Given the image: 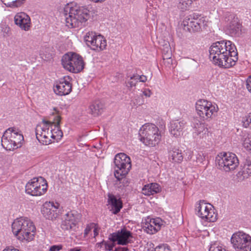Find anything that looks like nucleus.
Segmentation results:
<instances>
[{
	"mask_svg": "<svg viewBox=\"0 0 251 251\" xmlns=\"http://www.w3.org/2000/svg\"><path fill=\"white\" fill-rule=\"evenodd\" d=\"M16 25H19L21 29L27 31L30 26V18L28 15L24 12L17 13L14 17Z\"/></svg>",
	"mask_w": 251,
	"mask_h": 251,
	"instance_id": "6ab92c4d",
	"label": "nucleus"
},
{
	"mask_svg": "<svg viewBox=\"0 0 251 251\" xmlns=\"http://www.w3.org/2000/svg\"><path fill=\"white\" fill-rule=\"evenodd\" d=\"M249 124H251V112L249 114L246 121L244 122L243 125L245 127H247Z\"/></svg>",
	"mask_w": 251,
	"mask_h": 251,
	"instance_id": "c03bdc74",
	"label": "nucleus"
},
{
	"mask_svg": "<svg viewBox=\"0 0 251 251\" xmlns=\"http://www.w3.org/2000/svg\"><path fill=\"white\" fill-rule=\"evenodd\" d=\"M198 115L203 118L208 119L215 116L219 110L217 105L205 100H200L196 103Z\"/></svg>",
	"mask_w": 251,
	"mask_h": 251,
	"instance_id": "f8f14e48",
	"label": "nucleus"
},
{
	"mask_svg": "<svg viewBox=\"0 0 251 251\" xmlns=\"http://www.w3.org/2000/svg\"><path fill=\"white\" fill-rule=\"evenodd\" d=\"M69 251H80V249L77 248L71 249Z\"/></svg>",
	"mask_w": 251,
	"mask_h": 251,
	"instance_id": "4d7b16f0",
	"label": "nucleus"
},
{
	"mask_svg": "<svg viewBox=\"0 0 251 251\" xmlns=\"http://www.w3.org/2000/svg\"><path fill=\"white\" fill-rule=\"evenodd\" d=\"M81 215L77 211L73 210L66 213L63 220L61 227L63 230H70L75 226L79 222Z\"/></svg>",
	"mask_w": 251,
	"mask_h": 251,
	"instance_id": "dca6fc26",
	"label": "nucleus"
},
{
	"mask_svg": "<svg viewBox=\"0 0 251 251\" xmlns=\"http://www.w3.org/2000/svg\"><path fill=\"white\" fill-rule=\"evenodd\" d=\"M206 215V217H204L202 219H205L206 221L214 222L217 220V214L215 213L213 208H209Z\"/></svg>",
	"mask_w": 251,
	"mask_h": 251,
	"instance_id": "c756f323",
	"label": "nucleus"
},
{
	"mask_svg": "<svg viewBox=\"0 0 251 251\" xmlns=\"http://www.w3.org/2000/svg\"><path fill=\"white\" fill-rule=\"evenodd\" d=\"M246 87L248 91L251 93V76H250L246 80Z\"/></svg>",
	"mask_w": 251,
	"mask_h": 251,
	"instance_id": "49530a36",
	"label": "nucleus"
},
{
	"mask_svg": "<svg viewBox=\"0 0 251 251\" xmlns=\"http://www.w3.org/2000/svg\"><path fill=\"white\" fill-rule=\"evenodd\" d=\"M145 231L149 234H152L156 233L159 229L156 228L153 225L150 223H146L144 226Z\"/></svg>",
	"mask_w": 251,
	"mask_h": 251,
	"instance_id": "473e14b6",
	"label": "nucleus"
},
{
	"mask_svg": "<svg viewBox=\"0 0 251 251\" xmlns=\"http://www.w3.org/2000/svg\"><path fill=\"white\" fill-rule=\"evenodd\" d=\"M169 250L170 248L169 247L167 246V247H166V245H165L158 246L154 249V251H168Z\"/></svg>",
	"mask_w": 251,
	"mask_h": 251,
	"instance_id": "58836bf2",
	"label": "nucleus"
},
{
	"mask_svg": "<svg viewBox=\"0 0 251 251\" xmlns=\"http://www.w3.org/2000/svg\"><path fill=\"white\" fill-rule=\"evenodd\" d=\"M201 123L198 120H195L194 122H193V125H194V128L196 131V130L198 129V127H200V126L199 125Z\"/></svg>",
	"mask_w": 251,
	"mask_h": 251,
	"instance_id": "8fccbe9b",
	"label": "nucleus"
},
{
	"mask_svg": "<svg viewBox=\"0 0 251 251\" xmlns=\"http://www.w3.org/2000/svg\"><path fill=\"white\" fill-rule=\"evenodd\" d=\"M226 31L231 36L239 37L242 34V25L234 14H228L225 18Z\"/></svg>",
	"mask_w": 251,
	"mask_h": 251,
	"instance_id": "4468645a",
	"label": "nucleus"
},
{
	"mask_svg": "<svg viewBox=\"0 0 251 251\" xmlns=\"http://www.w3.org/2000/svg\"><path fill=\"white\" fill-rule=\"evenodd\" d=\"M114 163L115 166L114 176L118 179L120 176L126 175L131 168L130 158L124 153L116 154Z\"/></svg>",
	"mask_w": 251,
	"mask_h": 251,
	"instance_id": "1a4fd4ad",
	"label": "nucleus"
},
{
	"mask_svg": "<svg viewBox=\"0 0 251 251\" xmlns=\"http://www.w3.org/2000/svg\"><path fill=\"white\" fill-rule=\"evenodd\" d=\"M67 79H70L69 76L64 77L56 82L54 87V92L56 94L64 96L69 94L72 91V84Z\"/></svg>",
	"mask_w": 251,
	"mask_h": 251,
	"instance_id": "a211bd4d",
	"label": "nucleus"
},
{
	"mask_svg": "<svg viewBox=\"0 0 251 251\" xmlns=\"http://www.w3.org/2000/svg\"><path fill=\"white\" fill-rule=\"evenodd\" d=\"M104 242H106V241L103 240L102 241H101V242H100V243H98L96 244V246L98 248H101L102 247V246L103 245H104Z\"/></svg>",
	"mask_w": 251,
	"mask_h": 251,
	"instance_id": "5fc2aeb1",
	"label": "nucleus"
},
{
	"mask_svg": "<svg viewBox=\"0 0 251 251\" xmlns=\"http://www.w3.org/2000/svg\"><path fill=\"white\" fill-rule=\"evenodd\" d=\"M126 175H124V176H120L119 179L118 178H116L117 180L120 181V183H122L123 186H125L126 185H127V184L128 183V180L126 178Z\"/></svg>",
	"mask_w": 251,
	"mask_h": 251,
	"instance_id": "4c0bfd02",
	"label": "nucleus"
},
{
	"mask_svg": "<svg viewBox=\"0 0 251 251\" xmlns=\"http://www.w3.org/2000/svg\"><path fill=\"white\" fill-rule=\"evenodd\" d=\"M216 163L219 169L229 172L238 166L239 160L234 153L221 152L216 157Z\"/></svg>",
	"mask_w": 251,
	"mask_h": 251,
	"instance_id": "423d86ee",
	"label": "nucleus"
},
{
	"mask_svg": "<svg viewBox=\"0 0 251 251\" xmlns=\"http://www.w3.org/2000/svg\"><path fill=\"white\" fill-rule=\"evenodd\" d=\"M93 225H94V224H92L90 226L88 225L86 226V227L85 228V229L84 230V237H86L89 234V233L90 232V231L91 230V229L92 228L91 226H93Z\"/></svg>",
	"mask_w": 251,
	"mask_h": 251,
	"instance_id": "de8ad7c7",
	"label": "nucleus"
},
{
	"mask_svg": "<svg viewBox=\"0 0 251 251\" xmlns=\"http://www.w3.org/2000/svg\"><path fill=\"white\" fill-rule=\"evenodd\" d=\"M7 130H10L9 136L11 138L14 144L18 148L21 146L22 142L24 141V136L18 129L15 127H10Z\"/></svg>",
	"mask_w": 251,
	"mask_h": 251,
	"instance_id": "b1692460",
	"label": "nucleus"
},
{
	"mask_svg": "<svg viewBox=\"0 0 251 251\" xmlns=\"http://www.w3.org/2000/svg\"><path fill=\"white\" fill-rule=\"evenodd\" d=\"M130 79L139 80L140 82H145L147 80V76L144 75H139L138 74H134L130 76Z\"/></svg>",
	"mask_w": 251,
	"mask_h": 251,
	"instance_id": "f704fd0d",
	"label": "nucleus"
},
{
	"mask_svg": "<svg viewBox=\"0 0 251 251\" xmlns=\"http://www.w3.org/2000/svg\"><path fill=\"white\" fill-rule=\"evenodd\" d=\"M167 61H168V63L169 64H170V63L172 64V62H171V61L170 60H167Z\"/></svg>",
	"mask_w": 251,
	"mask_h": 251,
	"instance_id": "13d9d810",
	"label": "nucleus"
},
{
	"mask_svg": "<svg viewBox=\"0 0 251 251\" xmlns=\"http://www.w3.org/2000/svg\"><path fill=\"white\" fill-rule=\"evenodd\" d=\"M186 155H187V159H191L192 158V153L193 152L191 151H188L187 152H186Z\"/></svg>",
	"mask_w": 251,
	"mask_h": 251,
	"instance_id": "864d4df0",
	"label": "nucleus"
},
{
	"mask_svg": "<svg viewBox=\"0 0 251 251\" xmlns=\"http://www.w3.org/2000/svg\"><path fill=\"white\" fill-rule=\"evenodd\" d=\"M201 15L193 13L186 17L182 25L184 29L190 32H200L206 26V22L204 18H200Z\"/></svg>",
	"mask_w": 251,
	"mask_h": 251,
	"instance_id": "6e6552de",
	"label": "nucleus"
},
{
	"mask_svg": "<svg viewBox=\"0 0 251 251\" xmlns=\"http://www.w3.org/2000/svg\"><path fill=\"white\" fill-rule=\"evenodd\" d=\"M59 204L56 203L54 204L53 202H46L41 209V212L43 216L47 219L50 220H55L60 215L59 209Z\"/></svg>",
	"mask_w": 251,
	"mask_h": 251,
	"instance_id": "f3484780",
	"label": "nucleus"
},
{
	"mask_svg": "<svg viewBox=\"0 0 251 251\" xmlns=\"http://www.w3.org/2000/svg\"><path fill=\"white\" fill-rule=\"evenodd\" d=\"M12 232L19 239L27 241L32 240L35 232V227L28 218H17L12 224Z\"/></svg>",
	"mask_w": 251,
	"mask_h": 251,
	"instance_id": "7ed1b4c3",
	"label": "nucleus"
},
{
	"mask_svg": "<svg viewBox=\"0 0 251 251\" xmlns=\"http://www.w3.org/2000/svg\"><path fill=\"white\" fill-rule=\"evenodd\" d=\"M214 208L213 206L210 204L205 203L204 201H200L199 203H197L196 206V214L201 219L204 217H206V214L209 208Z\"/></svg>",
	"mask_w": 251,
	"mask_h": 251,
	"instance_id": "5701e85b",
	"label": "nucleus"
},
{
	"mask_svg": "<svg viewBox=\"0 0 251 251\" xmlns=\"http://www.w3.org/2000/svg\"><path fill=\"white\" fill-rule=\"evenodd\" d=\"M2 1V0H1Z\"/></svg>",
	"mask_w": 251,
	"mask_h": 251,
	"instance_id": "052dcab7",
	"label": "nucleus"
},
{
	"mask_svg": "<svg viewBox=\"0 0 251 251\" xmlns=\"http://www.w3.org/2000/svg\"><path fill=\"white\" fill-rule=\"evenodd\" d=\"M191 3V0H180L177 6L182 11H184L188 9Z\"/></svg>",
	"mask_w": 251,
	"mask_h": 251,
	"instance_id": "7c9ffc66",
	"label": "nucleus"
},
{
	"mask_svg": "<svg viewBox=\"0 0 251 251\" xmlns=\"http://www.w3.org/2000/svg\"><path fill=\"white\" fill-rule=\"evenodd\" d=\"M10 130H6L1 137V145L6 150L12 151L18 148L9 136Z\"/></svg>",
	"mask_w": 251,
	"mask_h": 251,
	"instance_id": "4be33fe9",
	"label": "nucleus"
},
{
	"mask_svg": "<svg viewBox=\"0 0 251 251\" xmlns=\"http://www.w3.org/2000/svg\"><path fill=\"white\" fill-rule=\"evenodd\" d=\"M63 248L62 245H53L50 248L49 251H59L62 250Z\"/></svg>",
	"mask_w": 251,
	"mask_h": 251,
	"instance_id": "79ce46f5",
	"label": "nucleus"
},
{
	"mask_svg": "<svg viewBox=\"0 0 251 251\" xmlns=\"http://www.w3.org/2000/svg\"><path fill=\"white\" fill-rule=\"evenodd\" d=\"M172 53H163V60H170L171 62L173 61L172 58H171Z\"/></svg>",
	"mask_w": 251,
	"mask_h": 251,
	"instance_id": "09e8293b",
	"label": "nucleus"
},
{
	"mask_svg": "<svg viewBox=\"0 0 251 251\" xmlns=\"http://www.w3.org/2000/svg\"><path fill=\"white\" fill-rule=\"evenodd\" d=\"M61 61L63 67L73 73H79L84 69V62L82 57L75 53H66L63 56Z\"/></svg>",
	"mask_w": 251,
	"mask_h": 251,
	"instance_id": "39448f33",
	"label": "nucleus"
},
{
	"mask_svg": "<svg viewBox=\"0 0 251 251\" xmlns=\"http://www.w3.org/2000/svg\"><path fill=\"white\" fill-rule=\"evenodd\" d=\"M89 12L86 6L74 3L66 4L63 11L66 25L71 27L79 26L87 21Z\"/></svg>",
	"mask_w": 251,
	"mask_h": 251,
	"instance_id": "f03ea898",
	"label": "nucleus"
},
{
	"mask_svg": "<svg viewBox=\"0 0 251 251\" xmlns=\"http://www.w3.org/2000/svg\"><path fill=\"white\" fill-rule=\"evenodd\" d=\"M61 120V117L59 115H56L54 118V124H56L55 125V127L56 128V131L55 129L52 130V132L53 133L54 138H51V139L53 140H60L61 137L63 136V132L61 129H60L59 125Z\"/></svg>",
	"mask_w": 251,
	"mask_h": 251,
	"instance_id": "cd10ccee",
	"label": "nucleus"
},
{
	"mask_svg": "<svg viewBox=\"0 0 251 251\" xmlns=\"http://www.w3.org/2000/svg\"><path fill=\"white\" fill-rule=\"evenodd\" d=\"M205 160V156L203 153H198L196 156V162L198 163H202Z\"/></svg>",
	"mask_w": 251,
	"mask_h": 251,
	"instance_id": "ea45409f",
	"label": "nucleus"
},
{
	"mask_svg": "<svg viewBox=\"0 0 251 251\" xmlns=\"http://www.w3.org/2000/svg\"><path fill=\"white\" fill-rule=\"evenodd\" d=\"M115 242L109 243L108 241L104 242V247L105 250L110 251L113 250V248L115 246Z\"/></svg>",
	"mask_w": 251,
	"mask_h": 251,
	"instance_id": "c9c22d12",
	"label": "nucleus"
},
{
	"mask_svg": "<svg viewBox=\"0 0 251 251\" xmlns=\"http://www.w3.org/2000/svg\"><path fill=\"white\" fill-rule=\"evenodd\" d=\"M186 125V122L178 120L173 121L170 123V132L176 137L180 136L182 134V130Z\"/></svg>",
	"mask_w": 251,
	"mask_h": 251,
	"instance_id": "412c9836",
	"label": "nucleus"
},
{
	"mask_svg": "<svg viewBox=\"0 0 251 251\" xmlns=\"http://www.w3.org/2000/svg\"><path fill=\"white\" fill-rule=\"evenodd\" d=\"M150 223L159 230L162 226H165L166 224V222L159 218L151 219Z\"/></svg>",
	"mask_w": 251,
	"mask_h": 251,
	"instance_id": "2f4dec72",
	"label": "nucleus"
},
{
	"mask_svg": "<svg viewBox=\"0 0 251 251\" xmlns=\"http://www.w3.org/2000/svg\"><path fill=\"white\" fill-rule=\"evenodd\" d=\"M108 202L110 211L114 214H118L123 207L122 201L113 194H108Z\"/></svg>",
	"mask_w": 251,
	"mask_h": 251,
	"instance_id": "aec40b11",
	"label": "nucleus"
},
{
	"mask_svg": "<svg viewBox=\"0 0 251 251\" xmlns=\"http://www.w3.org/2000/svg\"><path fill=\"white\" fill-rule=\"evenodd\" d=\"M54 123L43 119L37 125L35 134L37 139L44 145H49L52 142L51 138H54L52 130H49L50 126Z\"/></svg>",
	"mask_w": 251,
	"mask_h": 251,
	"instance_id": "0eeeda50",
	"label": "nucleus"
},
{
	"mask_svg": "<svg viewBox=\"0 0 251 251\" xmlns=\"http://www.w3.org/2000/svg\"><path fill=\"white\" fill-rule=\"evenodd\" d=\"M94 237H96L98 234H99V231H98V228L96 227H95V228L94 229Z\"/></svg>",
	"mask_w": 251,
	"mask_h": 251,
	"instance_id": "6e6d98bb",
	"label": "nucleus"
},
{
	"mask_svg": "<svg viewBox=\"0 0 251 251\" xmlns=\"http://www.w3.org/2000/svg\"><path fill=\"white\" fill-rule=\"evenodd\" d=\"M137 82V80L130 79L129 80L126 82V86L128 88H132V87L136 86V84Z\"/></svg>",
	"mask_w": 251,
	"mask_h": 251,
	"instance_id": "e433bc0d",
	"label": "nucleus"
},
{
	"mask_svg": "<svg viewBox=\"0 0 251 251\" xmlns=\"http://www.w3.org/2000/svg\"><path fill=\"white\" fill-rule=\"evenodd\" d=\"M163 53H171V50L169 43L166 44L164 48L162 49Z\"/></svg>",
	"mask_w": 251,
	"mask_h": 251,
	"instance_id": "37998d69",
	"label": "nucleus"
},
{
	"mask_svg": "<svg viewBox=\"0 0 251 251\" xmlns=\"http://www.w3.org/2000/svg\"><path fill=\"white\" fill-rule=\"evenodd\" d=\"M139 135L140 140L146 146H155L161 139V134L158 128L154 124H146L140 129Z\"/></svg>",
	"mask_w": 251,
	"mask_h": 251,
	"instance_id": "20e7f679",
	"label": "nucleus"
},
{
	"mask_svg": "<svg viewBox=\"0 0 251 251\" xmlns=\"http://www.w3.org/2000/svg\"><path fill=\"white\" fill-rule=\"evenodd\" d=\"M160 191V186L156 183L147 184L142 188V193L146 196L152 195L159 193Z\"/></svg>",
	"mask_w": 251,
	"mask_h": 251,
	"instance_id": "a878e982",
	"label": "nucleus"
},
{
	"mask_svg": "<svg viewBox=\"0 0 251 251\" xmlns=\"http://www.w3.org/2000/svg\"><path fill=\"white\" fill-rule=\"evenodd\" d=\"M47 181L42 177H34L25 185V192L33 196L44 195L47 191Z\"/></svg>",
	"mask_w": 251,
	"mask_h": 251,
	"instance_id": "9b49d317",
	"label": "nucleus"
},
{
	"mask_svg": "<svg viewBox=\"0 0 251 251\" xmlns=\"http://www.w3.org/2000/svg\"><path fill=\"white\" fill-rule=\"evenodd\" d=\"M199 125L200 126V127H198V129L196 130V131H195L197 135H199L201 132H203L205 130L204 125L203 123H200V124Z\"/></svg>",
	"mask_w": 251,
	"mask_h": 251,
	"instance_id": "a19ab883",
	"label": "nucleus"
},
{
	"mask_svg": "<svg viewBox=\"0 0 251 251\" xmlns=\"http://www.w3.org/2000/svg\"><path fill=\"white\" fill-rule=\"evenodd\" d=\"M103 108V104L100 100H95L90 105L88 112L93 116L96 117L101 114Z\"/></svg>",
	"mask_w": 251,
	"mask_h": 251,
	"instance_id": "393cba45",
	"label": "nucleus"
},
{
	"mask_svg": "<svg viewBox=\"0 0 251 251\" xmlns=\"http://www.w3.org/2000/svg\"><path fill=\"white\" fill-rule=\"evenodd\" d=\"M130 238H132V233L124 227L110 234L109 240L113 242H117L118 245L125 246L131 243Z\"/></svg>",
	"mask_w": 251,
	"mask_h": 251,
	"instance_id": "2eb2a0df",
	"label": "nucleus"
},
{
	"mask_svg": "<svg viewBox=\"0 0 251 251\" xmlns=\"http://www.w3.org/2000/svg\"><path fill=\"white\" fill-rule=\"evenodd\" d=\"M128 249L126 247H118L116 248L113 251H127Z\"/></svg>",
	"mask_w": 251,
	"mask_h": 251,
	"instance_id": "603ef678",
	"label": "nucleus"
},
{
	"mask_svg": "<svg viewBox=\"0 0 251 251\" xmlns=\"http://www.w3.org/2000/svg\"><path fill=\"white\" fill-rule=\"evenodd\" d=\"M231 243L236 251H251V236L242 231L234 233Z\"/></svg>",
	"mask_w": 251,
	"mask_h": 251,
	"instance_id": "9d476101",
	"label": "nucleus"
},
{
	"mask_svg": "<svg viewBox=\"0 0 251 251\" xmlns=\"http://www.w3.org/2000/svg\"><path fill=\"white\" fill-rule=\"evenodd\" d=\"M94 226H96V225H93V226H91V227L93 228Z\"/></svg>",
	"mask_w": 251,
	"mask_h": 251,
	"instance_id": "bf43d9fd",
	"label": "nucleus"
},
{
	"mask_svg": "<svg viewBox=\"0 0 251 251\" xmlns=\"http://www.w3.org/2000/svg\"><path fill=\"white\" fill-rule=\"evenodd\" d=\"M25 0H15L11 2H8L7 3H4L5 5L10 8L18 7L21 6L25 1Z\"/></svg>",
	"mask_w": 251,
	"mask_h": 251,
	"instance_id": "72a5a7b5",
	"label": "nucleus"
},
{
	"mask_svg": "<svg viewBox=\"0 0 251 251\" xmlns=\"http://www.w3.org/2000/svg\"><path fill=\"white\" fill-rule=\"evenodd\" d=\"M209 53L213 63L224 68L234 66L238 60L236 47L230 41L222 40L213 43L210 47Z\"/></svg>",
	"mask_w": 251,
	"mask_h": 251,
	"instance_id": "f257e3e1",
	"label": "nucleus"
},
{
	"mask_svg": "<svg viewBox=\"0 0 251 251\" xmlns=\"http://www.w3.org/2000/svg\"><path fill=\"white\" fill-rule=\"evenodd\" d=\"M143 93L144 95L147 97H150L151 95V92L149 89H145Z\"/></svg>",
	"mask_w": 251,
	"mask_h": 251,
	"instance_id": "3c124183",
	"label": "nucleus"
},
{
	"mask_svg": "<svg viewBox=\"0 0 251 251\" xmlns=\"http://www.w3.org/2000/svg\"><path fill=\"white\" fill-rule=\"evenodd\" d=\"M242 141L244 148L251 152V134H245L243 136Z\"/></svg>",
	"mask_w": 251,
	"mask_h": 251,
	"instance_id": "c85d7f7f",
	"label": "nucleus"
},
{
	"mask_svg": "<svg viewBox=\"0 0 251 251\" xmlns=\"http://www.w3.org/2000/svg\"><path fill=\"white\" fill-rule=\"evenodd\" d=\"M169 159L173 162L180 163L183 158L181 150L174 147L169 151Z\"/></svg>",
	"mask_w": 251,
	"mask_h": 251,
	"instance_id": "bb28decb",
	"label": "nucleus"
},
{
	"mask_svg": "<svg viewBox=\"0 0 251 251\" xmlns=\"http://www.w3.org/2000/svg\"><path fill=\"white\" fill-rule=\"evenodd\" d=\"M244 172H246L247 174H251V164H245L244 166V170L243 171Z\"/></svg>",
	"mask_w": 251,
	"mask_h": 251,
	"instance_id": "a18cd8bd",
	"label": "nucleus"
},
{
	"mask_svg": "<svg viewBox=\"0 0 251 251\" xmlns=\"http://www.w3.org/2000/svg\"><path fill=\"white\" fill-rule=\"evenodd\" d=\"M86 45L94 50H102L105 49L107 46L106 39L101 35L89 32L84 37Z\"/></svg>",
	"mask_w": 251,
	"mask_h": 251,
	"instance_id": "ddd939ff",
	"label": "nucleus"
}]
</instances>
